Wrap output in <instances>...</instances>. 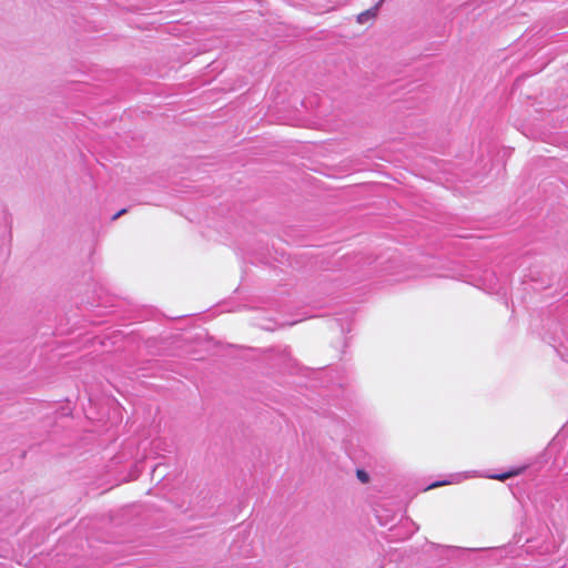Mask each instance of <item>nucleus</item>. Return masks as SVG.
I'll list each match as a JSON object with an SVG mask.
<instances>
[{"mask_svg": "<svg viewBox=\"0 0 568 568\" xmlns=\"http://www.w3.org/2000/svg\"><path fill=\"white\" fill-rule=\"evenodd\" d=\"M384 2V0H379L373 8L366 10V11H363L361 12L356 20L358 23L363 24L367 21H373L375 20V18L377 17V13H378V10L382 6V3Z\"/></svg>", "mask_w": 568, "mask_h": 568, "instance_id": "1", "label": "nucleus"}, {"mask_svg": "<svg viewBox=\"0 0 568 568\" xmlns=\"http://www.w3.org/2000/svg\"><path fill=\"white\" fill-rule=\"evenodd\" d=\"M526 469H527V466L516 467L506 473L490 475L489 478L496 479L499 481H505L508 478H511V477L523 474Z\"/></svg>", "mask_w": 568, "mask_h": 568, "instance_id": "2", "label": "nucleus"}, {"mask_svg": "<svg viewBox=\"0 0 568 568\" xmlns=\"http://www.w3.org/2000/svg\"><path fill=\"white\" fill-rule=\"evenodd\" d=\"M356 474H357L358 479H359L362 483H367V481H368L369 477H368V475H367V473H366V471H364V470H362V469H358Z\"/></svg>", "mask_w": 568, "mask_h": 568, "instance_id": "3", "label": "nucleus"}, {"mask_svg": "<svg viewBox=\"0 0 568 568\" xmlns=\"http://www.w3.org/2000/svg\"><path fill=\"white\" fill-rule=\"evenodd\" d=\"M126 213V210L125 209H122L120 210L118 213H115L113 216H112V220L115 221L116 219H119L121 215L125 214Z\"/></svg>", "mask_w": 568, "mask_h": 568, "instance_id": "4", "label": "nucleus"}, {"mask_svg": "<svg viewBox=\"0 0 568 568\" xmlns=\"http://www.w3.org/2000/svg\"><path fill=\"white\" fill-rule=\"evenodd\" d=\"M446 484H447L446 481L434 483V484L429 485L427 489L436 488L438 486L446 485Z\"/></svg>", "mask_w": 568, "mask_h": 568, "instance_id": "5", "label": "nucleus"}]
</instances>
